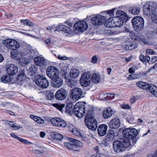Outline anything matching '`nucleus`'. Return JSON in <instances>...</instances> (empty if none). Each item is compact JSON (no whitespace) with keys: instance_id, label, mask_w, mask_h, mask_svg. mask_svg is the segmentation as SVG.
<instances>
[{"instance_id":"obj_1","label":"nucleus","mask_w":157,"mask_h":157,"mask_svg":"<svg viewBox=\"0 0 157 157\" xmlns=\"http://www.w3.org/2000/svg\"><path fill=\"white\" fill-rule=\"evenodd\" d=\"M73 105L68 104L65 107V112L70 115H72L73 113L79 118L82 117L84 115L85 111L84 105L81 102L77 103L73 108Z\"/></svg>"},{"instance_id":"obj_2","label":"nucleus","mask_w":157,"mask_h":157,"mask_svg":"<svg viewBox=\"0 0 157 157\" xmlns=\"http://www.w3.org/2000/svg\"><path fill=\"white\" fill-rule=\"evenodd\" d=\"M94 113L92 109L90 108L87 111L85 118V123L88 128L92 130L96 129L98 124L94 117Z\"/></svg>"},{"instance_id":"obj_3","label":"nucleus","mask_w":157,"mask_h":157,"mask_svg":"<svg viewBox=\"0 0 157 157\" xmlns=\"http://www.w3.org/2000/svg\"><path fill=\"white\" fill-rule=\"evenodd\" d=\"M67 140L71 142L64 143V145L65 147L71 150L79 151L80 147L82 145L81 142L71 137H68Z\"/></svg>"},{"instance_id":"obj_4","label":"nucleus","mask_w":157,"mask_h":157,"mask_svg":"<svg viewBox=\"0 0 157 157\" xmlns=\"http://www.w3.org/2000/svg\"><path fill=\"white\" fill-rule=\"evenodd\" d=\"M157 6L155 3L149 2L145 3L143 7L144 13L147 16L153 14L155 12Z\"/></svg>"},{"instance_id":"obj_5","label":"nucleus","mask_w":157,"mask_h":157,"mask_svg":"<svg viewBox=\"0 0 157 157\" xmlns=\"http://www.w3.org/2000/svg\"><path fill=\"white\" fill-rule=\"evenodd\" d=\"M131 22L134 29L137 31L141 30L144 28V21L141 17L137 16L133 18Z\"/></svg>"},{"instance_id":"obj_6","label":"nucleus","mask_w":157,"mask_h":157,"mask_svg":"<svg viewBox=\"0 0 157 157\" xmlns=\"http://www.w3.org/2000/svg\"><path fill=\"white\" fill-rule=\"evenodd\" d=\"M139 131L133 128H128L123 130L122 133L123 136L133 140L136 137Z\"/></svg>"},{"instance_id":"obj_7","label":"nucleus","mask_w":157,"mask_h":157,"mask_svg":"<svg viewBox=\"0 0 157 157\" xmlns=\"http://www.w3.org/2000/svg\"><path fill=\"white\" fill-rule=\"evenodd\" d=\"M35 82L37 85L43 88H47L49 84L46 78L40 75H38L35 77Z\"/></svg>"},{"instance_id":"obj_8","label":"nucleus","mask_w":157,"mask_h":157,"mask_svg":"<svg viewBox=\"0 0 157 157\" xmlns=\"http://www.w3.org/2000/svg\"><path fill=\"white\" fill-rule=\"evenodd\" d=\"M3 44L7 48L11 50H16L20 47L19 43L16 40L12 39H7L3 41Z\"/></svg>"},{"instance_id":"obj_9","label":"nucleus","mask_w":157,"mask_h":157,"mask_svg":"<svg viewBox=\"0 0 157 157\" xmlns=\"http://www.w3.org/2000/svg\"><path fill=\"white\" fill-rule=\"evenodd\" d=\"M70 93L71 94L70 97L73 101H77L83 97L82 96V91L81 88L78 87L74 88L71 90Z\"/></svg>"},{"instance_id":"obj_10","label":"nucleus","mask_w":157,"mask_h":157,"mask_svg":"<svg viewBox=\"0 0 157 157\" xmlns=\"http://www.w3.org/2000/svg\"><path fill=\"white\" fill-rule=\"evenodd\" d=\"M91 75L90 72H84L82 75L80 82L83 87H87L90 84Z\"/></svg>"},{"instance_id":"obj_11","label":"nucleus","mask_w":157,"mask_h":157,"mask_svg":"<svg viewBox=\"0 0 157 157\" xmlns=\"http://www.w3.org/2000/svg\"><path fill=\"white\" fill-rule=\"evenodd\" d=\"M125 31L126 33H129L130 37L132 40L139 41L140 42H142L145 44H148L146 39L144 36L139 34L135 35L132 31L128 29H125Z\"/></svg>"},{"instance_id":"obj_12","label":"nucleus","mask_w":157,"mask_h":157,"mask_svg":"<svg viewBox=\"0 0 157 157\" xmlns=\"http://www.w3.org/2000/svg\"><path fill=\"white\" fill-rule=\"evenodd\" d=\"M105 19V17L97 14L93 17L91 20L93 25L97 26L103 24Z\"/></svg>"},{"instance_id":"obj_13","label":"nucleus","mask_w":157,"mask_h":157,"mask_svg":"<svg viewBox=\"0 0 157 157\" xmlns=\"http://www.w3.org/2000/svg\"><path fill=\"white\" fill-rule=\"evenodd\" d=\"M51 121L54 126L60 128H64L66 126L65 122L59 117L53 118L51 119Z\"/></svg>"},{"instance_id":"obj_14","label":"nucleus","mask_w":157,"mask_h":157,"mask_svg":"<svg viewBox=\"0 0 157 157\" xmlns=\"http://www.w3.org/2000/svg\"><path fill=\"white\" fill-rule=\"evenodd\" d=\"M88 25L86 22L84 21H81L75 23L74 27L75 30L79 32H83L88 28Z\"/></svg>"},{"instance_id":"obj_15","label":"nucleus","mask_w":157,"mask_h":157,"mask_svg":"<svg viewBox=\"0 0 157 157\" xmlns=\"http://www.w3.org/2000/svg\"><path fill=\"white\" fill-rule=\"evenodd\" d=\"M67 96V91L64 89L61 88L57 91L55 94V97L57 100H63L66 98Z\"/></svg>"},{"instance_id":"obj_16","label":"nucleus","mask_w":157,"mask_h":157,"mask_svg":"<svg viewBox=\"0 0 157 157\" xmlns=\"http://www.w3.org/2000/svg\"><path fill=\"white\" fill-rule=\"evenodd\" d=\"M120 124V121L119 118L117 117L110 121L108 123V125L111 129H115L119 127Z\"/></svg>"},{"instance_id":"obj_17","label":"nucleus","mask_w":157,"mask_h":157,"mask_svg":"<svg viewBox=\"0 0 157 157\" xmlns=\"http://www.w3.org/2000/svg\"><path fill=\"white\" fill-rule=\"evenodd\" d=\"M6 71L10 75H13L18 72V68L15 65L10 64L7 65Z\"/></svg>"},{"instance_id":"obj_18","label":"nucleus","mask_w":157,"mask_h":157,"mask_svg":"<svg viewBox=\"0 0 157 157\" xmlns=\"http://www.w3.org/2000/svg\"><path fill=\"white\" fill-rule=\"evenodd\" d=\"M113 147L114 151L117 153L122 151L124 148L122 142L119 140L115 141L113 142Z\"/></svg>"},{"instance_id":"obj_19","label":"nucleus","mask_w":157,"mask_h":157,"mask_svg":"<svg viewBox=\"0 0 157 157\" xmlns=\"http://www.w3.org/2000/svg\"><path fill=\"white\" fill-rule=\"evenodd\" d=\"M58 29H56L55 31L58 30L59 31H62L67 34V35H71L72 33V31L70 28L64 25L60 24Z\"/></svg>"},{"instance_id":"obj_20","label":"nucleus","mask_w":157,"mask_h":157,"mask_svg":"<svg viewBox=\"0 0 157 157\" xmlns=\"http://www.w3.org/2000/svg\"><path fill=\"white\" fill-rule=\"evenodd\" d=\"M34 61L36 65L39 66L45 65L47 63V60L45 59L40 56L35 57Z\"/></svg>"},{"instance_id":"obj_21","label":"nucleus","mask_w":157,"mask_h":157,"mask_svg":"<svg viewBox=\"0 0 157 157\" xmlns=\"http://www.w3.org/2000/svg\"><path fill=\"white\" fill-rule=\"evenodd\" d=\"M108 126L105 124L100 125L98 128V135L101 136H104L106 133Z\"/></svg>"},{"instance_id":"obj_22","label":"nucleus","mask_w":157,"mask_h":157,"mask_svg":"<svg viewBox=\"0 0 157 157\" xmlns=\"http://www.w3.org/2000/svg\"><path fill=\"white\" fill-rule=\"evenodd\" d=\"M52 86L55 88H59L63 85V80L60 78H56L52 80Z\"/></svg>"},{"instance_id":"obj_23","label":"nucleus","mask_w":157,"mask_h":157,"mask_svg":"<svg viewBox=\"0 0 157 157\" xmlns=\"http://www.w3.org/2000/svg\"><path fill=\"white\" fill-rule=\"evenodd\" d=\"M113 113V111L110 108H106L104 109L103 112L102 116L105 119L111 117Z\"/></svg>"},{"instance_id":"obj_24","label":"nucleus","mask_w":157,"mask_h":157,"mask_svg":"<svg viewBox=\"0 0 157 157\" xmlns=\"http://www.w3.org/2000/svg\"><path fill=\"white\" fill-rule=\"evenodd\" d=\"M136 84L138 87L141 89L144 90H147L148 89L151 84H149L147 82L139 81L136 82Z\"/></svg>"},{"instance_id":"obj_25","label":"nucleus","mask_w":157,"mask_h":157,"mask_svg":"<svg viewBox=\"0 0 157 157\" xmlns=\"http://www.w3.org/2000/svg\"><path fill=\"white\" fill-rule=\"evenodd\" d=\"M111 23L114 24V26L120 27L123 25L124 21L116 16L114 17V19L112 20Z\"/></svg>"},{"instance_id":"obj_26","label":"nucleus","mask_w":157,"mask_h":157,"mask_svg":"<svg viewBox=\"0 0 157 157\" xmlns=\"http://www.w3.org/2000/svg\"><path fill=\"white\" fill-rule=\"evenodd\" d=\"M116 16L119 18L124 21V22L127 20L128 18V16L126 14L124 11L120 10L118 11L116 13Z\"/></svg>"},{"instance_id":"obj_27","label":"nucleus","mask_w":157,"mask_h":157,"mask_svg":"<svg viewBox=\"0 0 157 157\" xmlns=\"http://www.w3.org/2000/svg\"><path fill=\"white\" fill-rule=\"evenodd\" d=\"M58 70V69L54 66H50L48 67L46 70V73L47 75L49 78L50 76Z\"/></svg>"},{"instance_id":"obj_28","label":"nucleus","mask_w":157,"mask_h":157,"mask_svg":"<svg viewBox=\"0 0 157 157\" xmlns=\"http://www.w3.org/2000/svg\"><path fill=\"white\" fill-rule=\"evenodd\" d=\"M114 137V132L112 130H109V132L105 136V140L108 142H111L113 141Z\"/></svg>"},{"instance_id":"obj_29","label":"nucleus","mask_w":157,"mask_h":157,"mask_svg":"<svg viewBox=\"0 0 157 157\" xmlns=\"http://www.w3.org/2000/svg\"><path fill=\"white\" fill-rule=\"evenodd\" d=\"M140 9L137 6H134L130 8L129 12L130 13L134 15H137L140 13Z\"/></svg>"},{"instance_id":"obj_30","label":"nucleus","mask_w":157,"mask_h":157,"mask_svg":"<svg viewBox=\"0 0 157 157\" xmlns=\"http://www.w3.org/2000/svg\"><path fill=\"white\" fill-rule=\"evenodd\" d=\"M130 140H131L130 139L124 136L123 138H122L121 141H120L121 142H122L124 148H127L130 145Z\"/></svg>"},{"instance_id":"obj_31","label":"nucleus","mask_w":157,"mask_h":157,"mask_svg":"<svg viewBox=\"0 0 157 157\" xmlns=\"http://www.w3.org/2000/svg\"><path fill=\"white\" fill-rule=\"evenodd\" d=\"M30 117L39 124H42L44 123V121L39 117L31 114L30 115Z\"/></svg>"},{"instance_id":"obj_32","label":"nucleus","mask_w":157,"mask_h":157,"mask_svg":"<svg viewBox=\"0 0 157 157\" xmlns=\"http://www.w3.org/2000/svg\"><path fill=\"white\" fill-rule=\"evenodd\" d=\"M151 93L157 97V87L154 85L151 84L148 89Z\"/></svg>"},{"instance_id":"obj_33","label":"nucleus","mask_w":157,"mask_h":157,"mask_svg":"<svg viewBox=\"0 0 157 157\" xmlns=\"http://www.w3.org/2000/svg\"><path fill=\"white\" fill-rule=\"evenodd\" d=\"M100 79V76L99 73H94L91 77L92 82L94 83H98Z\"/></svg>"},{"instance_id":"obj_34","label":"nucleus","mask_w":157,"mask_h":157,"mask_svg":"<svg viewBox=\"0 0 157 157\" xmlns=\"http://www.w3.org/2000/svg\"><path fill=\"white\" fill-rule=\"evenodd\" d=\"M138 44L135 43H129L125 44V47L126 50H132L136 48Z\"/></svg>"},{"instance_id":"obj_35","label":"nucleus","mask_w":157,"mask_h":157,"mask_svg":"<svg viewBox=\"0 0 157 157\" xmlns=\"http://www.w3.org/2000/svg\"><path fill=\"white\" fill-rule=\"evenodd\" d=\"M70 77L73 78H76L79 75L78 70L76 69H72L70 72Z\"/></svg>"},{"instance_id":"obj_36","label":"nucleus","mask_w":157,"mask_h":157,"mask_svg":"<svg viewBox=\"0 0 157 157\" xmlns=\"http://www.w3.org/2000/svg\"><path fill=\"white\" fill-rule=\"evenodd\" d=\"M11 136L13 137V138L16 139L20 141L23 142L24 144H28L29 143V142L28 141V140L24 139H22L21 138L18 137L17 136L15 135L13 133H11L10 134Z\"/></svg>"},{"instance_id":"obj_37","label":"nucleus","mask_w":157,"mask_h":157,"mask_svg":"<svg viewBox=\"0 0 157 157\" xmlns=\"http://www.w3.org/2000/svg\"><path fill=\"white\" fill-rule=\"evenodd\" d=\"M7 124L11 127L13 128L14 130L19 129L20 128V126L14 122L7 121Z\"/></svg>"},{"instance_id":"obj_38","label":"nucleus","mask_w":157,"mask_h":157,"mask_svg":"<svg viewBox=\"0 0 157 157\" xmlns=\"http://www.w3.org/2000/svg\"><path fill=\"white\" fill-rule=\"evenodd\" d=\"M52 105L59 110L61 112H62L63 108H64L65 105L64 104H58L55 103L53 104Z\"/></svg>"},{"instance_id":"obj_39","label":"nucleus","mask_w":157,"mask_h":157,"mask_svg":"<svg viewBox=\"0 0 157 157\" xmlns=\"http://www.w3.org/2000/svg\"><path fill=\"white\" fill-rule=\"evenodd\" d=\"M53 138L58 140H61L63 139V137L60 133L56 132L53 135Z\"/></svg>"},{"instance_id":"obj_40","label":"nucleus","mask_w":157,"mask_h":157,"mask_svg":"<svg viewBox=\"0 0 157 157\" xmlns=\"http://www.w3.org/2000/svg\"><path fill=\"white\" fill-rule=\"evenodd\" d=\"M1 81L3 83H6L7 82H10L11 81L10 77V76H4L2 77Z\"/></svg>"},{"instance_id":"obj_41","label":"nucleus","mask_w":157,"mask_h":157,"mask_svg":"<svg viewBox=\"0 0 157 157\" xmlns=\"http://www.w3.org/2000/svg\"><path fill=\"white\" fill-rule=\"evenodd\" d=\"M54 99V95L53 93L48 94L46 96V99L48 101H52Z\"/></svg>"},{"instance_id":"obj_42","label":"nucleus","mask_w":157,"mask_h":157,"mask_svg":"<svg viewBox=\"0 0 157 157\" xmlns=\"http://www.w3.org/2000/svg\"><path fill=\"white\" fill-rule=\"evenodd\" d=\"M25 79V76L24 72H22L21 74L19 75L17 77V79L19 81L22 82Z\"/></svg>"},{"instance_id":"obj_43","label":"nucleus","mask_w":157,"mask_h":157,"mask_svg":"<svg viewBox=\"0 0 157 157\" xmlns=\"http://www.w3.org/2000/svg\"><path fill=\"white\" fill-rule=\"evenodd\" d=\"M59 71H57L55 72H54L52 74V75L49 77L51 78L52 80L54 79H56V78L59 77Z\"/></svg>"},{"instance_id":"obj_44","label":"nucleus","mask_w":157,"mask_h":157,"mask_svg":"<svg viewBox=\"0 0 157 157\" xmlns=\"http://www.w3.org/2000/svg\"><path fill=\"white\" fill-rule=\"evenodd\" d=\"M37 68L35 65H32L29 68V70L33 74H35L37 73Z\"/></svg>"},{"instance_id":"obj_45","label":"nucleus","mask_w":157,"mask_h":157,"mask_svg":"<svg viewBox=\"0 0 157 157\" xmlns=\"http://www.w3.org/2000/svg\"><path fill=\"white\" fill-rule=\"evenodd\" d=\"M73 134L77 136H79L81 135V133L77 128L73 129L72 131Z\"/></svg>"},{"instance_id":"obj_46","label":"nucleus","mask_w":157,"mask_h":157,"mask_svg":"<svg viewBox=\"0 0 157 157\" xmlns=\"http://www.w3.org/2000/svg\"><path fill=\"white\" fill-rule=\"evenodd\" d=\"M91 157H110L109 155L103 154H95L93 155Z\"/></svg>"},{"instance_id":"obj_47","label":"nucleus","mask_w":157,"mask_h":157,"mask_svg":"<svg viewBox=\"0 0 157 157\" xmlns=\"http://www.w3.org/2000/svg\"><path fill=\"white\" fill-rule=\"evenodd\" d=\"M146 52L148 54L156 55V52L151 49H148L146 50Z\"/></svg>"},{"instance_id":"obj_48","label":"nucleus","mask_w":157,"mask_h":157,"mask_svg":"<svg viewBox=\"0 0 157 157\" xmlns=\"http://www.w3.org/2000/svg\"><path fill=\"white\" fill-rule=\"evenodd\" d=\"M115 9H113L111 10H108L107 11V13L109 14V16L111 17H113L114 16V10Z\"/></svg>"},{"instance_id":"obj_49","label":"nucleus","mask_w":157,"mask_h":157,"mask_svg":"<svg viewBox=\"0 0 157 157\" xmlns=\"http://www.w3.org/2000/svg\"><path fill=\"white\" fill-rule=\"evenodd\" d=\"M151 20L153 23L157 24V14H155L152 15L151 17Z\"/></svg>"},{"instance_id":"obj_50","label":"nucleus","mask_w":157,"mask_h":157,"mask_svg":"<svg viewBox=\"0 0 157 157\" xmlns=\"http://www.w3.org/2000/svg\"><path fill=\"white\" fill-rule=\"evenodd\" d=\"M137 77L134 75V74H131L127 78L128 80H131L132 79H136Z\"/></svg>"},{"instance_id":"obj_51","label":"nucleus","mask_w":157,"mask_h":157,"mask_svg":"<svg viewBox=\"0 0 157 157\" xmlns=\"http://www.w3.org/2000/svg\"><path fill=\"white\" fill-rule=\"evenodd\" d=\"M75 83V82L73 80L71 79L68 80V84L69 86H74Z\"/></svg>"},{"instance_id":"obj_52","label":"nucleus","mask_w":157,"mask_h":157,"mask_svg":"<svg viewBox=\"0 0 157 157\" xmlns=\"http://www.w3.org/2000/svg\"><path fill=\"white\" fill-rule=\"evenodd\" d=\"M97 60L98 58L96 56H93L91 59V61L93 63H96Z\"/></svg>"},{"instance_id":"obj_53","label":"nucleus","mask_w":157,"mask_h":157,"mask_svg":"<svg viewBox=\"0 0 157 157\" xmlns=\"http://www.w3.org/2000/svg\"><path fill=\"white\" fill-rule=\"evenodd\" d=\"M135 68L134 67H130L128 70V72L129 73L131 74H133V73L135 71Z\"/></svg>"},{"instance_id":"obj_54","label":"nucleus","mask_w":157,"mask_h":157,"mask_svg":"<svg viewBox=\"0 0 157 157\" xmlns=\"http://www.w3.org/2000/svg\"><path fill=\"white\" fill-rule=\"evenodd\" d=\"M26 25L31 27L33 26L34 25V24L33 23L31 22L29 20L27 19Z\"/></svg>"},{"instance_id":"obj_55","label":"nucleus","mask_w":157,"mask_h":157,"mask_svg":"<svg viewBox=\"0 0 157 157\" xmlns=\"http://www.w3.org/2000/svg\"><path fill=\"white\" fill-rule=\"evenodd\" d=\"M157 61V56H154L152 57L151 62L152 63H154Z\"/></svg>"},{"instance_id":"obj_56","label":"nucleus","mask_w":157,"mask_h":157,"mask_svg":"<svg viewBox=\"0 0 157 157\" xmlns=\"http://www.w3.org/2000/svg\"><path fill=\"white\" fill-rule=\"evenodd\" d=\"M57 58L59 59L63 60H66L68 59L66 56L62 57L61 56L59 55L58 56Z\"/></svg>"},{"instance_id":"obj_57","label":"nucleus","mask_w":157,"mask_h":157,"mask_svg":"<svg viewBox=\"0 0 157 157\" xmlns=\"http://www.w3.org/2000/svg\"><path fill=\"white\" fill-rule=\"evenodd\" d=\"M145 56L143 55H140L139 56L140 59L143 62L145 61Z\"/></svg>"},{"instance_id":"obj_58","label":"nucleus","mask_w":157,"mask_h":157,"mask_svg":"<svg viewBox=\"0 0 157 157\" xmlns=\"http://www.w3.org/2000/svg\"><path fill=\"white\" fill-rule=\"evenodd\" d=\"M152 69H154L157 71V63L155 64L153 66L149 68L150 70H151Z\"/></svg>"},{"instance_id":"obj_59","label":"nucleus","mask_w":157,"mask_h":157,"mask_svg":"<svg viewBox=\"0 0 157 157\" xmlns=\"http://www.w3.org/2000/svg\"><path fill=\"white\" fill-rule=\"evenodd\" d=\"M5 113H9L10 115L12 116H15V113L9 110H7L5 111Z\"/></svg>"},{"instance_id":"obj_60","label":"nucleus","mask_w":157,"mask_h":157,"mask_svg":"<svg viewBox=\"0 0 157 157\" xmlns=\"http://www.w3.org/2000/svg\"><path fill=\"white\" fill-rule=\"evenodd\" d=\"M122 108L123 109H129L130 108V107L128 105L126 104L122 106Z\"/></svg>"},{"instance_id":"obj_61","label":"nucleus","mask_w":157,"mask_h":157,"mask_svg":"<svg viewBox=\"0 0 157 157\" xmlns=\"http://www.w3.org/2000/svg\"><path fill=\"white\" fill-rule=\"evenodd\" d=\"M27 19H25V20H21L20 21V22L22 24L26 25V23L27 22Z\"/></svg>"},{"instance_id":"obj_62","label":"nucleus","mask_w":157,"mask_h":157,"mask_svg":"<svg viewBox=\"0 0 157 157\" xmlns=\"http://www.w3.org/2000/svg\"><path fill=\"white\" fill-rule=\"evenodd\" d=\"M51 42V40L50 39H47L44 41L45 43L47 45H49Z\"/></svg>"},{"instance_id":"obj_63","label":"nucleus","mask_w":157,"mask_h":157,"mask_svg":"<svg viewBox=\"0 0 157 157\" xmlns=\"http://www.w3.org/2000/svg\"><path fill=\"white\" fill-rule=\"evenodd\" d=\"M107 96L110 97L111 99H113L114 98V94H113L112 93H108Z\"/></svg>"},{"instance_id":"obj_64","label":"nucleus","mask_w":157,"mask_h":157,"mask_svg":"<svg viewBox=\"0 0 157 157\" xmlns=\"http://www.w3.org/2000/svg\"><path fill=\"white\" fill-rule=\"evenodd\" d=\"M112 71V69L110 67H108L107 68V74L110 75V72H111Z\"/></svg>"}]
</instances>
